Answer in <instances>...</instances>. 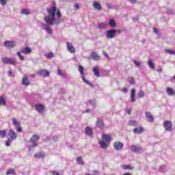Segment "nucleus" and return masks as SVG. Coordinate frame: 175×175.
I'll return each mask as SVG.
<instances>
[{"label": "nucleus", "instance_id": "nucleus-1", "mask_svg": "<svg viewBox=\"0 0 175 175\" xmlns=\"http://www.w3.org/2000/svg\"><path fill=\"white\" fill-rule=\"evenodd\" d=\"M55 12H57V7L53 6L51 8L47 9V12L49 16H46L44 18V21L46 24L42 23V28L46 31V32L49 35H53V31H51V27L50 25H53V24H55L58 25V24H61V20H55Z\"/></svg>", "mask_w": 175, "mask_h": 175}, {"label": "nucleus", "instance_id": "nucleus-2", "mask_svg": "<svg viewBox=\"0 0 175 175\" xmlns=\"http://www.w3.org/2000/svg\"><path fill=\"white\" fill-rule=\"evenodd\" d=\"M78 71L81 74V77L83 81H84V83H85V84H88V85H90L92 88L94 87V85L92 83H91L90 82V81L87 80L85 79V77H84V67H83V66L79 65L78 66Z\"/></svg>", "mask_w": 175, "mask_h": 175}, {"label": "nucleus", "instance_id": "nucleus-3", "mask_svg": "<svg viewBox=\"0 0 175 175\" xmlns=\"http://www.w3.org/2000/svg\"><path fill=\"white\" fill-rule=\"evenodd\" d=\"M17 60L15 58H9V57H3L2 58V62L3 64H7L8 65H14Z\"/></svg>", "mask_w": 175, "mask_h": 175}, {"label": "nucleus", "instance_id": "nucleus-4", "mask_svg": "<svg viewBox=\"0 0 175 175\" xmlns=\"http://www.w3.org/2000/svg\"><path fill=\"white\" fill-rule=\"evenodd\" d=\"M131 150L132 152H135L136 154H139L143 151V148L139 145H132Z\"/></svg>", "mask_w": 175, "mask_h": 175}, {"label": "nucleus", "instance_id": "nucleus-5", "mask_svg": "<svg viewBox=\"0 0 175 175\" xmlns=\"http://www.w3.org/2000/svg\"><path fill=\"white\" fill-rule=\"evenodd\" d=\"M39 135L34 134L33 137L30 139V142L32 144V147H36L38 146L37 142L39 140Z\"/></svg>", "mask_w": 175, "mask_h": 175}, {"label": "nucleus", "instance_id": "nucleus-6", "mask_svg": "<svg viewBox=\"0 0 175 175\" xmlns=\"http://www.w3.org/2000/svg\"><path fill=\"white\" fill-rule=\"evenodd\" d=\"M66 47L68 51L71 54H75V53H76V49L73 46L71 42H66Z\"/></svg>", "mask_w": 175, "mask_h": 175}, {"label": "nucleus", "instance_id": "nucleus-7", "mask_svg": "<svg viewBox=\"0 0 175 175\" xmlns=\"http://www.w3.org/2000/svg\"><path fill=\"white\" fill-rule=\"evenodd\" d=\"M8 137L10 139V140H16V139H17V135H16V133L13 131V129H10Z\"/></svg>", "mask_w": 175, "mask_h": 175}, {"label": "nucleus", "instance_id": "nucleus-8", "mask_svg": "<svg viewBox=\"0 0 175 175\" xmlns=\"http://www.w3.org/2000/svg\"><path fill=\"white\" fill-rule=\"evenodd\" d=\"M37 73L39 76H41V77H49V76H50V72L46 70H40Z\"/></svg>", "mask_w": 175, "mask_h": 175}, {"label": "nucleus", "instance_id": "nucleus-9", "mask_svg": "<svg viewBox=\"0 0 175 175\" xmlns=\"http://www.w3.org/2000/svg\"><path fill=\"white\" fill-rule=\"evenodd\" d=\"M163 127L165 131L170 132L172 131V122L170 121H165L163 123Z\"/></svg>", "mask_w": 175, "mask_h": 175}, {"label": "nucleus", "instance_id": "nucleus-10", "mask_svg": "<svg viewBox=\"0 0 175 175\" xmlns=\"http://www.w3.org/2000/svg\"><path fill=\"white\" fill-rule=\"evenodd\" d=\"M115 36H116V29H111L107 31V38L108 39H113Z\"/></svg>", "mask_w": 175, "mask_h": 175}, {"label": "nucleus", "instance_id": "nucleus-11", "mask_svg": "<svg viewBox=\"0 0 175 175\" xmlns=\"http://www.w3.org/2000/svg\"><path fill=\"white\" fill-rule=\"evenodd\" d=\"M22 85H25V87H28L29 84H31V82H29V80L28 79V77L27 75H24L22 79Z\"/></svg>", "mask_w": 175, "mask_h": 175}, {"label": "nucleus", "instance_id": "nucleus-12", "mask_svg": "<svg viewBox=\"0 0 175 175\" xmlns=\"http://www.w3.org/2000/svg\"><path fill=\"white\" fill-rule=\"evenodd\" d=\"M4 46H5V47L12 49V48L14 47V46H16V42H14L13 41H5L4 42Z\"/></svg>", "mask_w": 175, "mask_h": 175}, {"label": "nucleus", "instance_id": "nucleus-13", "mask_svg": "<svg viewBox=\"0 0 175 175\" xmlns=\"http://www.w3.org/2000/svg\"><path fill=\"white\" fill-rule=\"evenodd\" d=\"M123 148H124V144H122L121 142H118L114 143V148L117 151H118L120 150H122Z\"/></svg>", "mask_w": 175, "mask_h": 175}, {"label": "nucleus", "instance_id": "nucleus-14", "mask_svg": "<svg viewBox=\"0 0 175 175\" xmlns=\"http://www.w3.org/2000/svg\"><path fill=\"white\" fill-rule=\"evenodd\" d=\"M36 110L38 113H43L44 111V105H41V104H38L36 105Z\"/></svg>", "mask_w": 175, "mask_h": 175}, {"label": "nucleus", "instance_id": "nucleus-15", "mask_svg": "<svg viewBox=\"0 0 175 175\" xmlns=\"http://www.w3.org/2000/svg\"><path fill=\"white\" fill-rule=\"evenodd\" d=\"M145 116L148 120L149 122H154V116L150 112H146Z\"/></svg>", "mask_w": 175, "mask_h": 175}, {"label": "nucleus", "instance_id": "nucleus-16", "mask_svg": "<svg viewBox=\"0 0 175 175\" xmlns=\"http://www.w3.org/2000/svg\"><path fill=\"white\" fill-rule=\"evenodd\" d=\"M93 8H94L96 10H102V5H100V3L98 1L93 2Z\"/></svg>", "mask_w": 175, "mask_h": 175}, {"label": "nucleus", "instance_id": "nucleus-17", "mask_svg": "<svg viewBox=\"0 0 175 175\" xmlns=\"http://www.w3.org/2000/svg\"><path fill=\"white\" fill-rule=\"evenodd\" d=\"M102 139L103 140H104V142L109 143L111 140V137H110V135L107 134H103Z\"/></svg>", "mask_w": 175, "mask_h": 175}, {"label": "nucleus", "instance_id": "nucleus-18", "mask_svg": "<svg viewBox=\"0 0 175 175\" xmlns=\"http://www.w3.org/2000/svg\"><path fill=\"white\" fill-rule=\"evenodd\" d=\"M99 144H100V147H101L103 150L109 147V142H106L105 141H100Z\"/></svg>", "mask_w": 175, "mask_h": 175}, {"label": "nucleus", "instance_id": "nucleus-19", "mask_svg": "<svg viewBox=\"0 0 175 175\" xmlns=\"http://www.w3.org/2000/svg\"><path fill=\"white\" fill-rule=\"evenodd\" d=\"M91 57L94 61H99L100 59V56L98 55L96 52H92L91 54Z\"/></svg>", "mask_w": 175, "mask_h": 175}, {"label": "nucleus", "instance_id": "nucleus-20", "mask_svg": "<svg viewBox=\"0 0 175 175\" xmlns=\"http://www.w3.org/2000/svg\"><path fill=\"white\" fill-rule=\"evenodd\" d=\"M166 92H167V95H170V96H172L174 95V94H175L174 89H173L172 88H169V87H167L166 88Z\"/></svg>", "mask_w": 175, "mask_h": 175}, {"label": "nucleus", "instance_id": "nucleus-21", "mask_svg": "<svg viewBox=\"0 0 175 175\" xmlns=\"http://www.w3.org/2000/svg\"><path fill=\"white\" fill-rule=\"evenodd\" d=\"M32 51V49L29 47H25V48H23L21 53H23V54H31Z\"/></svg>", "mask_w": 175, "mask_h": 175}, {"label": "nucleus", "instance_id": "nucleus-22", "mask_svg": "<svg viewBox=\"0 0 175 175\" xmlns=\"http://www.w3.org/2000/svg\"><path fill=\"white\" fill-rule=\"evenodd\" d=\"M136 94V89L133 88L131 90V101L133 103V102H135V95Z\"/></svg>", "mask_w": 175, "mask_h": 175}, {"label": "nucleus", "instance_id": "nucleus-23", "mask_svg": "<svg viewBox=\"0 0 175 175\" xmlns=\"http://www.w3.org/2000/svg\"><path fill=\"white\" fill-rule=\"evenodd\" d=\"M144 132V129L143 127H138L133 129V133L140 134Z\"/></svg>", "mask_w": 175, "mask_h": 175}, {"label": "nucleus", "instance_id": "nucleus-24", "mask_svg": "<svg viewBox=\"0 0 175 175\" xmlns=\"http://www.w3.org/2000/svg\"><path fill=\"white\" fill-rule=\"evenodd\" d=\"M96 126H98V128L103 129V128L105 127V124H103V120L100 119H98L96 122Z\"/></svg>", "mask_w": 175, "mask_h": 175}, {"label": "nucleus", "instance_id": "nucleus-25", "mask_svg": "<svg viewBox=\"0 0 175 175\" xmlns=\"http://www.w3.org/2000/svg\"><path fill=\"white\" fill-rule=\"evenodd\" d=\"M93 73L94 76H96V77H99L100 76V74H99V67L96 66L93 68Z\"/></svg>", "mask_w": 175, "mask_h": 175}, {"label": "nucleus", "instance_id": "nucleus-26", "mask_svg": "<svg viewBox=\"0 0 175 175\" xmlns=\"http://www.w3.org/2000/svg\"><path fill=\"white\" fill-rule=\"evenodd\" d=\"M85 132L88 136H91L92 135V129L91 127H86L85 129Z\"/></svg>", "mask_w": 175, "mask_h": 175}, {"label": "nucleus", "instance_id": "nucleus-27", "mask_svg": "<svg viewBox=\"0 0 175 175\" xmlns=\"http://www.w3.org/2000/svg\"><path fill=\"white\" fill-rule=\"evenodd\" d=\"M148 65L150 69H155V66H154V62H152L151 59H148Z\"/></svg>", "mask_w": 175, "mask_h": 175}, {"label": "nucleus", "instance_id": "nucleus-28", "mask_svg": "<svg viewBox=\"0 0 175 175\" xmlns=\"http://www.w3.org/2000/svg\"><path fill=\"white\" fill-rule=\"evenodd\" d=\"M122 167L124 169V170H133V167H132L129 165H122Z\"/></svg>", "mask_w": 175, "mask_h": 175}, {"label": "nucleus", "instance_id": "nucleus-29", "mask_svg": "<svg viewBox=\"0 0 175 175\" xmlns=\"http://www.w3.org/2000/svg\"><path fill=\"white\" fill-rule=\"evenodd\" d=\"M12 124L14 125L15 128L20 126V122L17 121L16 118H12Z\"/></svg>", "mask_w": 175, "mask_h": 175}, {"label": "nucleus", "instance_id": "nucleus-30", "mask_svg": "<svg viewBox=\"0 0 175 175\" xmlns=\"http://www.w3.org/2000/svg\"><path fill=\"white\" fill-rule=\"evenodd\" d=\"M165 53H167V54H170V55L175 54V51L172 50V49H164Z\"/></svg>", "mask_w": 175, "mask_h": 175}, {"label": "nucleus", "instance_id": "nucleus-31", "mask_svg": "<svg viewBox=\"0 0 175 175\" xmlns=\"http://www.w3.org/2000/svg\"><path fill=\"white\" fill-rule=\"evenodd\" d=\"M107 25V24L106 23H99L97 26V27L99 29H103L105 28H106V26Z\"/></svg>", "mask_w": 175, "mask_h": 175}, {"label": "nucleus", "instance_id": "nucleus-32", "mask_svg": "<svg viewBox=\"0 0 175 175\" xmlns=\"http://www.w3.org/2000/svg\"><path fill=\"white\" fill-rule=\"evenodd\" d=\"M77 163L78 165H84V161H83V159L81 157L77 158Z\"/></svg>", "mask_w": 175, "mask_h": 175}, {"label": "nucleus", "instance_id": "nucleus-33", "mask_svg": "<svg viewBox=\"0 0 175 175\" xmlns=\"http://www.w3.org/2000/svg\"><path fill=\"white\" fill-rule=\"evenodd\" d=\"M0 137L2 139L6 137V130L0 131Z\"/></svg>", "mask_w": 175, "mask_h": 175}, {"label": "nucleus", "instance_id": "nucleus-34", "mask_svg": "<svg viewBox=\"0 0 175 175\" xmlns=\"http://www.w3.org/2000/svg\"><path fill=\"white\" fill-rule=\"evenodd\" d=\"M35 158H44V152H38L35 154Z\"/></svg>", "mask_w": 175, "mask_h": 175}, {"label": "nucleus", "instance_id": "nucleus-35", "mask_svg": "<svg viewBox=\"0 0 175 175\" xmlns=\"http://www.w3.org/2000/svg\"><path fill=\"white\" fill-rule=\"evenodd\" d=\"M6 174L7 175H9V174H16V171H14V169H9L7 172H6Z\"/></svg>", "mask_w": 175, "mask_h": 175}, {"label": "nucleus", "instance_id": "nucleus-36", "mask_svg": "<svg viewBox=\"0 0 175 175\" xmlns=\"http://www.w3.org/2000/svg\"><path fill=\"white\" fill-rule=\"evenodd\" d=\"M129 125H131V126H135L137 125V122H136V120H130L129 121Z\"/></svg>", "mask_w": 175, "mask_h": 175}, {"label": "nucleus", "instance_id": "nucleus-37", "mask_svg": "<svg viewBox=\"0 0 175 175\" xmlns=\"http://www.w3.org/2000/svg\"><path fill=\"white\" fill-rule=\"evenodd\" d=\"M0 105L1 106H5V105H6V100L3 97H0Z\"/></svg>", "mask_w": 175, "mask_h": 175}, {"label": "nucleus", "instance_id": "nucleus-38", "mask_svg": "<svg viewBox=\"0 0 175 175\" xmlns=\"http://www.w3.org/2000/svg\"><path fill=\"white\" fill-rule=\"evenodd\" d=\"M110 27H116V21L113 19H110L109 23Z\"/></svg>", "mask_w": 175, "mask_h": 175}, {"label": "nucleus", "instance_id": "nucleus-39", "mask_svg": "<svg viewBox=\"0 0 175 175\" xmlns=\"http://www.w3.org/2000/svg\"><path fill=\"white\" fill-rule=\"evenodd\" d=\"M144 91L140 90L138 93V98H144Z\"/></svg>", "mask_w": 175, "mask_h": 175}, {"label": "nucleus", "instance_id": "nucleus-40", "mask_svg": "<svg viewBox=\"0 0 175 175\" xmlns=\"http://www.w3.org/2000/svg\"><path fill=\"white\" fill-rule=\"evenodd\" d=\"M127 81H129V83L131 85L135 84V79H133V77H129Z\"/></svg>", "mask_w": 175, "mask_h": 175}, {"label": "nucleus", "instance_id": "nucleus-41", "mask_svg": "<svg viewBox=\"0 0 175 175\" xmlns=\"http://www.w3.org/2000/svg\"><path fill=\"white\" fill-rule=\"evenodd\" d=\"M21 13L22 14H25L26 16H28V14H29L31 12L27 10H22Z\"/></svg>", "mask_w": 175, "mask_h": 175}, {"label": "nucleus", "instance_id": "nucleus-42", "mask_svg": "<svg viewBox=\"0 0 175 175\" xmlns=\"http://www.w3.org/2000/svg\"><path fill=\"white\" fill-rule=\"evenodd\" d=\"M46 58L48 59H51L53 58V57H54V53H47L46 55H45Z\"/></svg>", "mask_w": 175, "mask_h": 175}, {"label": "nucleus", "instance_id": "nucleus-43", "mask_svg": "<svg viewBox=\"0 0 175 175\" xmlns=\"http://www.w3.org/2000/svg\"><path fill=\"white\" fill-rule=\"evenodd\" d=\"M17 55L19 57L21 61H24V59H25L24 56L21 55V52H17Z\"/></svg>", "mask_w": 175, "mask_h": 175}, {"label": "nucleus", "instance_id": "nucleus-44", "mask_svg": "<svg viewBox=\"0 0 175 175\" xmlns=\"http://www.w3.org/2000/svg\"><path fill=\"white\" fill-rule=\"evenodd\" d=\"M11 142H13V140L10 139L9 138L8 139L7 141H5V146H6V147H10Z\"/></svg>", "mask_w": 175, "mask_h": 175}, {"label": "nucleus", "instance_id": "nucleus-45", "mask_svg": "<svg viewBox=\"0 0 175 175\" xmlns=\"http://www.w3.org/2000/svg\"><path fill=\"white\" fill-rule=\"evenodd\" d=\"M88 102L90 105H92V106H96V101L95 100H90Z\"/></svg>", "mask_w": 175, "mask_h": 175}, {"label": "nucleus", "instance_id": "nucleus-46", "mask_svg": "<svg viewBox=\"0 0 175 175\" xmlns=\"http://www.w3.org/2000/svg\"><path fill=\"white\" fill-rule=\"evenodd\" d=\"M57 75L59 76H64L65 75V74H64L62 72V71L61 70V69H59V68L57 69Z\"/></svg>", "mask_w": 175, "mask_h": 175}, {"label": "nucleus", "instance_id": "nucleus-47", "mask_svg": "<svg viewBox=\"0 0 175 175\" xmlns=\"http://www.w3.org/2000/svg\"><path fill=\"white\" fill-rule=\"evenodd\" d=\"M133 64H135V65H136V66H140V65H142V63H140V62H137V61H136V60H133Z\"/></svg>", "mask_w": 175, "mask_h": 175}, {"label": "nucleus", "instance_id": "nucleus-48", "mask_svg": "<svg viewBox=\"0 0 175 175\" xmlns=\"http://www.w3.org/2000/svg\"><path fill=\"white\" fill-rule=\"evenodd\" d=\"M8 76H10V77H14V75L13 74L12 70L8 71Z\"/></svg>", "mask_w": 175, "mask_h": 175}, {"label": "nucleus", "instance_id": "nucleus-49", "mask_svg": "<svg viewBox=\"0 0 175 175\" xmlns=\"http://www.w3.org/2000/svg\"><path fill=\"white\" fill-rule=\"evenodd\" d=\"M16 128L17 132H18V133L23 132V129L20 126H18Z\"/></svg>", "mask_w": 175, "mask_h": 175}, {"label": "nucleus", "instance_id": "nucleus-50", "mask_svg": "<svg viewBox=\"0 0 175 175\" xmlns=\"http://www.w3.org/2000/svg\"><path fill=\"white\" fill-rule=\"evenodd\" d=\"M74 8L76 10H79V9H80V5L78 3H76L74 5Z\"/></svg>", "mask_w": 175, "mask_h": 175}, {"label": "nucleus", "instance_id": "nucleus-51", "mask_svg": "<svg viewBox=\"0 0 175 175\" xmlns=\"http://www.w3.org/2000/svg\"><path fill=\"white\" fill-rule=\"evenodd\" d=\"M56 16L57 17V18H59V17H61V12H59V10H57V13H56Z\"/></svg>", "mask_w": 175, "mask_h": 175}, {"label": "nucleus", "instance_id": "nucleus-52", "mask_svg": "<svg viewBox=\"0 0 175 175\" xmlns=\"http://www.w3.org/2000/svg\"><path fill=\"white\" fill-rule=\"evenodd\" d=\"M0 3H1L3 6H5V5H6V0H0Z\"/></svg>", "mask_w": 175, "mask_h": 175}, {"label": "nucleus", "instance_id": "nucleus-53", "mask_svg": "<svg viewBox=\"0 0 175 175\" xmlns=\"http://www.w3.org/2000/svg\"><path fill=\"white\" fill-rule=\"evenodd\" d=\"M103 54L105 55V57H106V58H109V54H107L105 51H103Z\"/></svg>", "mask_w": 175, "mask_h": 175}, {"label": "nucleus", "instance_id": "nucleus-54", "mask_svg": "<svg viewBox=\"0 0 175 175\" xmlns=\"http://www.w3.org/2000/svg\"><path fill=\"white\" fill-rule=\"evenodd\" d=\"M122 32V31L121 30H120V29H118V30H116L115 29V34L116 33H118V35H120V33Z\"/></svg>", "mask_w": 175, "mask_h": 175}, {"label": "nucleus", "instance_id": "nucleus-55", "mask_svg": "<svg viewBox=\"0 0 175 175\" xmlns=\"http://www.w3.org/2000/svg\"><path fill=\"white\" fill-rule=\"evenodd\" d=\"M128 1H129V2H131V3H133V4H135L137 2V0H128Z\"/></svg>", "mask_w": 175, "mask_h": 175}, {"label": "nucleus", "instance_id": "nucleus-56", "mask_svg": "<svg viewBox=\"0 0 175 175\" xmlns=\"http://www.w3.org/2000/svg\"><path fill=\"white\" fill-rule=\"evenodd\" d=\"M153 32H154V33H158V29L153 27Z\"/></svg>", "mask_w": 175, "mask_h": 175}, {"label": "nucleus", "instance_id": "nucleus-57", "mask_svg": "<svg viewBox=\"0 0 175 175\" xmlns=\"http://www.w3.org/2000/svg\"><path fill=\"white\" fill-rule=\"evenodd\" d=\"M122 92H124V94H126V92H128V89L127 88L122 89Z\"/></svg>", "mask_w": 175, "mask_h": 175}, {"label": "nucleus", "instance_id": "nucleus-58", "mask_svg": "<svg viewBox=\"0 0 175 175\" xmlns=\"http://www.w3.org/2000/svg\"><path fill=\"white\" fill-rule=\"evenodd\" d=\"M94 173L96 175H99V172L98 171H94Z\"/></svg>", "mask_w": 175, "mask_h": 175}, {"label": "nucleus", "instance_id": "nucleus-59", "mask_svg": "<svg viewBox=\"0 0 175 175\" xmlns=\"http://www.w3.org/2000/svg\"><path fill=\"white\" fill-rule=\"evenodd\" d=\"M90 109H86L85 111H84L83 113H90Z\"/></svg>", "mask_w": 175, "mask_h": 175}, {"label": "nucleus", "instance_id": "nucleus-60", "mask_svg": "<svg viewBox=\"0 0 175 175\" xmlns=\"http://www.w3.org/2000/svg\"><path fill=\"white\" fill-rule=\"evenodd\" d=\"M51 173L52 174H55V171H51Z\"/></svg>", "mask_w": 175, "mask_h": 175}, {"label": "nucleus", "instance_id": "nucleus-61", "mask_svg": "<svg viewBox=\"0 0 175 175\" xmlns=\"http://www.w3.org/2000/svg\"><path fill=\"white\" fill-rule=\"evenodd\" d=\"M30 77H32V78L35 77V75H30Z\"/></svg>", "mask_w": 175, "mask_h": 175}, {"label": "nucleus", "instance_id": "nucleus-62", "mask_svg": "<svg viewBox=\"0 0 175 175\" xmlns=\"http://www.w3.org/2000/svg\"><path fill=\"white\" fill-rule=\"evenodd\" d=\"M55 174L59 175V172H55Z\"/></svg>", "mask_w": 175, "mask_h": 175}, {"label": "nucleus", "instance_id": "nucleus-63", "mask_svg": "<svg viewBox=\"0 0 175 175\" xmlns=\"http://www.w3.org/2000/svg\"><path fill=\"white\" fill-rule=\"evenodd\" d=\"M107 7L109 8H110V5H109V4L107 5Z\"/></svg>", "mask_w": 175, "mask_h": 175}, {"label": "nucleus", "instance_id": "nucleus-64", "mask_svg": "<svg viewBox=\"0 0 175 175\" xmlns=\"http://www.w3.org/2000/svg\"><path fill=\"white\" fill-rule=\"evenodd\" d=\"M128 114H131V111H128Z\"/></svg>", "mask_w": 175, "mask_h": 175}]
</instances>
